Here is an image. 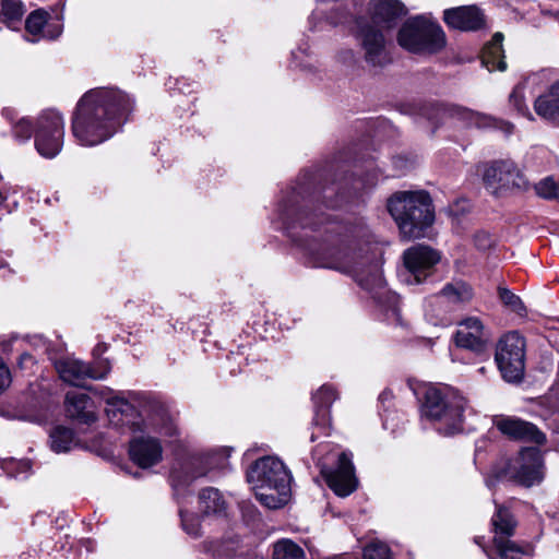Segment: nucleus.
<instances>
[{"label":"nucleus","mask_w":559,"mask_h":559,"mask_svg":"<svg viewBox=\"0 0 559 559\" xmlns=\"http://www.w3.org/2000/svg\"><path fill=\"white\" fill-rule=\"evenodd\" d=\"M534 110L540 118L559 123V82L554 83L535 99Z\"/></svg>","instance_id":"obj_25"},{"label":"nucleus","mask_w":559,"mask_h":559,"mask_svg":"<svg viewBox=\"0 0 559 559\" xmlns=\"http://www.w3.org/2000/svg\"><path fill=\"white\" fill-rule=\"evenodd\" d=\"M454 340L457 346L478 352L485 347L489 334L479 318L469 317L460 322Z\"/></svg>","instance_id":"obj_19"},{"label":"nucleus","mask_w":559,"mask_h":559,"mask_svg":"<svg viewBox=\"0 0 559 559\" xmlns=\"http://www.w3.org/2000/svg\"><path fill=\"white\" fill-rule=\"evenodd\" d=\"M255 498L269 509L285 506L290 497L292 476L284 463L274 456H264L254 462L247 474Z\"/></svg>","instance_id":"obj_2"},{"label":"nucleus","mask_w":559,"mask_h":559,"mask_svg":"<svg viewBox=\"0 0 559 559\" xmlns=\"http://www.w3.org/2000/svg\"><path fill=\"white\" fill-rule=\"evenodd\" d=\"M181 516V523L183 530L187 532V534L198 537L200 535V521L197 516L192 514H185L182 511H180Z\"/></svg>","instance_id":"obj_38"},{"label":"nucleus","mask_w":559,"mask_h":559,"mask_svg":"<svg viewBox=\"0 0 559 559\" xmlns=\"http://www.w3.org/2000/svg\"><path fill=\"white\" fill-rule=\"evenodd\" d=\"M313 266L333 269L354 275L358 284L367 290L381 288L384 285L381 263L352 251L347 247L328 249L324 252H312Z\"/></svg>","instance_id":"obj_4"},{"label":"nucleus","mask_w":559,"mask_h":559,"mask_svg":"<svg viewBox=\"0 0 559 559\" xmlns=\"http://www.w3.org/2000/svg\"><path fill=\"white\" fill-rule=\"evenodd\" d=\"M162 445L155 437L142 435L130 441V457L142 468L157 464L162 460Z\"/></svg>","instance_id":"obj_21"},{"label":"nucleus","mask_w":559,"mask_h":559,"mask_svg":"<svg viewBox=\"0 0 559 559\" xmlns=\"http://www.w3.org/2000/svg\"><path fill=\"white\" fill-rule=\"evenodd\" d=\"M466 118H468L471 121H474L475 124L480 126V116L478 114H474L467 110H463L462 112Z\"/></svg>","instance_id":"obj_44"},{"label":"nucleus","mask_w":559,"mask_h":559,"mask_svg":"<svg viewBox=\"0 0 559 559\" xmlns=\"http://www.w3.org/2000/svg\"><path fill=\"white\" fill-rule=\"evenodd\" d=\"M35 132V124L26 118L21 119L14 126L13 132L17 139L27 140Z\"/></svg>","instance_id":"obj_39"},{"label":"nucleus","mask_w":559,"mask_h":559,"mask_svg":"<svg viewBox=\"0 0 559 559\" xmlns=\"http://www.w3.org/2000/svg\"><path fill=\"white\" fill-rule=\"evenodd\" d=\"M406 14L399 0H370L368 22L383 29H391L397 20Z\"/></svg>","instance_id":"obj_20"},{"label":"nucleus","mask_w":559,"mask_h":559,"mask_svg":"<svg viewBox=\"0 0 559 559\" xmlns=\"http://www.w3.org/2000/svg\"><path fill=\"white\" fill-rule=\"evenodd\" d=\"M27 362H33V357L29 354L21 355L20 361H19L20 366L23 367Z\"/></svg>","instance_id":"obj_46"},{"label":"nucleus","mask_w":559,"mask_h":559,"mask_svg":"<svg viewBox=\"0 0 559 559\" xmlns=\"http://www.w3.org/2000/svg\"><path fill=\"white\" fill-rule=\"evenodd\" d=\"M504 129L508 133L512 132L513 126L509 122L504 123Z\"/></svg>","instance_id":"obj_47"},{"label":"nucleus","mask_w":559,"mask_h":559,"mask_svg":"<svg viewBox=\"0 0 559 559\" xmlns=\"http://www.w3.org/2000/svg\"><path fill=\"white\" fill-rule=\"evenodd\" d=\"M496 361L504 380L520 381L524 373L525 341L518 332L504 334L496 348Z\"/></svg>","instance_id":"obj_10"},{"label":"nucleus","mask_w":559,"mask_h":559,"mask_svg":"<svg viewBox=\"0 0 559 559\" xmlns=\"http://www.w3.org/2000/svg\"><path fill=\"white\" fill-rule=\"evenodd\" d=\"M329 487L340 497L350 495L357 488L354 465L346 453H341L334 469L323 471Z\"/></svg>","instance_id":"obj_18"},{"label":"nucleus","mask_w":559,"mask_h":559,"mask_svg":"<svg viewBox=\"0 0 559 559\" xmlns=\"http://www.w3.org/2000/svg\"><path fill=\"white\" fill-rule=\"evenodd\" d=\"M492 425L501 435L510 440L536 444H544L546 442V436L536 425L516 416L495 415L492 417Z\"/></svg>","instance_id":"obj_15"},{"label":"nucleus","mask_w":559,"mask_h":559,"mask_svg":"<svg viewBox=\"0 0 559 559\" xmlns=\"http://www.w3.org/2000/svg\"><path fill=\"white\" fill-rule=\"evenodd\" d=\"M485 551H486V554H487V556H488V558H489V559H496V557H493V556L491 555V552L487 551L486 549H485Z\"/></svg>","instance_id":"obj_49"},{"label":"nucleus","mask_w":559,"mask_h":559,"mask_svg":"<svg viewBox=\"0 0 559 559\" xmlns=\"http://www.w3.org/2000/svg\"><path fill=\"white\" fill-rule=\"evenodd\" d=\"M108 416L116 425L127 426L133 431H148L150 426L144 424L134 406L121 397H112L109 401Z\"/></svg>","instance_id":"obj_22"},{"label":"nucleus","mask_w":559,"mask_h":559,"mask_svg":"<svg viewBox=\"0 0 559 559\" xmlns=\"http://www.w3.org/2000/svg\"><path fill=\"white\" fill-rule=\"evenodd\" d=\"M158 432L165 436H174L177 432V428L170 419H167L158 428Z\"/></svg>","instance_id":"obj_42"},{"label":"nucleus","mask_w":559,"mask_h":559,"mask_svg":"<svg viewBox=\"0 0 559 559\" xmlns=\"http://www.w3.org/2000/svg\"><path fill=\"white\" fill-rule=\"evenodd\" d=\"M503 35L496 33L492 39L487 43L481 52V63L488 69V71H504L507 63L504 61V55L502 49Z\"/></svg>","instance_id":"obj_28"},{"label":"nucleus","mask_w":559,"mask_h":559,"mask_svg":"<svg viewBox=\"0 0 559 559\" xmlns=\"http://www.w3.org/2000/svg\"><path fill=\"white\" fill-rule=\"evenodd\" d=\"M31 461L29 460H20L17 462V471L19 473H27L31 469Z\"/></svg>","instance_id":"obj_43"},{"label":"nucleus","mask_w":559,"mask_h":559,"mask_svg":"<svg viewBox=\"0 0 559 559\" xmlns=\"http://www.w3.org/2000/svg\"><path fill=\"white\" fill-rule=\"evenodd\" d=\"M397 43L414 53H436L445 46L441 26L423 16L407 20L397 34Z\"/></svg>","instance_id":"obj_6"},{"label":"nucleus","mask_w":559,"mask_h":559,"mask_svg":"<svg viewBox=\"0 0 559 559\" xmlns=\"http://www.w3.org/2000/svg\"><path fill=\"white\" fill-rule=\"evenodd\" d=\"M284 219L287 222V224L290 226V225H295V224H298L300 225L302 228H306V227H313L316 225V223L313 222V216L316 214H308L306 212H297L295 209H290V207H285L284 210Z\"/></svg>","instance_id":"obj_33"},{"label":"nucleus","mask_w":559,"mask_h":559,"mask_svg":"<svg viewBox=\"0 0 559 559\" xmlns=\"http://www.w3.org/2000/svg\"><path fill=\"white\" fill-rule=\"evenodd\" d=\"M67 415L82 424H92L96 420L95 406L92 399L83 392L70 391L64 401Z\"/></svg>","instance_id":"obj_24"},{"label":"nucleus","mask_w":559,"mask_h":559,"mask_svg":"<svg viewBox=\"0 0 559 559\" xmlns=\"http://www.w3.org/2000/svg\"><path fill=\"white\" fill-rule=\"evenodd\" d=\"M524 97V87L522 85H518L514 87L510 95V104L524 117H527L530 120H533V116L525 104Z\"/></svg>","instance_id":"obj_35"},{"label":"nucleus","mask_w":559,"mask_h":559,"mask_svg":"<svg viewBox=\"0 0 559 559\" xmlns=\"http://www.w3.org/2000/svg\"><path fill=\"white\" fill-rule=\"evenodd\" d=\"M499 297L502 304L514 312H521L524 309L520 297L507 288L499 289Z\"/></svg>","instance_id":"obj_37"},{"label":"nucleus","mask_w":559,"mask_h":559,"mask_svg":"<svg viewBox=\"0 0 559 559\" xmlns=\"http://www.w3.org/2000/svg\"><path fill=\"white\" fill-rule=\"evenodd\" d=\"M213 555L217 556V557H223L224 556L223 552L221 551V549H218V548L213 550Z\"/></svg>","instance_id":"obj_48"},{"label":"nucleus","mask_w":559,"mask_h":559,"mask_svg":"<svg viewBox=\"0 0 559 559\" xmlns=\"http://www.w3.org/2000/svg\"><path fill=\"white\" fill-rule=\"evenodd\" d=\"M132 108V100L121 91L91 90L78 103L72 133L83 146L103 143L115 134Z\"/></svg>","instance_id":"obj_1"},{"label":"nucleus","mask_w":559,"mask_h":559,"mask_svg":"<svg viewBox=\"0 0 559 559\" xmlns=\"http://www.w3.org/2000/svg\"><path fill=\"white\" fill-rule=\"evenodd\" d=\"M474 243L477 249L486 251L493 246V238L487 231H478L474 236Z\"/></svg>","instance_id":"obj_40"},{"label":"nucleus","mask_w":559,"mask_h":559,"mask_svg":"<svg viewBox=\"0 0 559 559\" xmlns=\"http://www.w3.org/2000/svg\"><path fill=\"white\" fill-rule=\"evenodd\" d=\"M228 456L226 450L191 455L179 468H174L171 472L175 496L179 497L193 480L205 476L211 469L224 467Z\"/></svg>","instance_id":"obj_7"},{"label":"nucleus","mask_w":559,"mask_h":559,"mask_svg":"<svg viewBox=\"0 0 559 559\" xmlns=\"http://www.w3.org/2000/svg\"><path fill=\"white\" fill-rule=\"evenodd\" d=\"M56 368L64 382L75 386H83L86 379H104L110 370L108 364L99 362L97 366H92L72 358L58 361Z\"/></svg>","instance_id":"obj_17"},{"label":"nucleus","mask_w":559,"mask_h":559,"mask_svg":"<svg viewBox=\"0 0 559 559\" xmlns=\"http://www.w3.org/2000/svg\"><path fill=\"white\" fill-rule=\"evenodd\" d=\"M356 38L364 52L365 61L371 67H384L390 58L385 48V29L371 25L366 17H358Z\"/></svg>","instance_id":"obj_13"},{"label":"nucleus","mask_w":559,"mask_h":559,"mask_svg":"<svg viewBox=\"0 0 559 559\" xmlns=\"http://www.w3.org/2000/svg\"><path fill=\"white\" fill-rule=\"evenodd\" d=\"M408 272L405 281L408 284H419L431 274L433 266L440 261V254L426 246H414L403 255Z\"/></svg>","instance_id":"obj_16"},{"label":"nucleus","mask_w":559,"mask_h":559,"mask_svg":"<svg viewBox=\"0 0 559 559\" xmlns=\"http://www.w3.org/2000/svg\"><path fill=\"white\" fill-rule=\"evenodd\" d=\"M435 313L442 314L443 311H448V316L450 317V312L452 311V307L449 304H443L442 306L435 307Z\"/></svg>","instance_id":"obj_45"},{"label":"nucleus","mask_w":559,"mask_h":559,"mask_svg":"<svg viewBox=\"0 0 559 559\" xmlns=\"http://www.w3.org/2000/svg\"><path fill=\"white\" fill-rule=\"evenodd\" d=\"M64 123L59 112H43L35 122V147L45 158L57 156L63 144Z\"/></svg>","instance_id":"obj_11"},{"label":"nucleus","mask_w":559,"mask_h":559,"mask_svg":"<svg viewBox=\"0 0 559 559\" xmlns=\"http://www.w3.org/2000/svg\"><path fill=\"white\" fill-rule=\"evenodd\" d=\"M74 432L66 427H56L50 433V447L56 453L68 452L76 447Z\"/></svg>","instance_id":"obj_30"},{"label":"nucleus","mask_w":559,"mask_h":559,"mask_svg":"<svg viewBox=\"0 0 559 559\" xmlns=\"http://www.w3.org/2000/svg\"><path fill=\"white\" fill-rule=\"evenodd\" d=\"M388 211L405 239H418L435 219L431 199L426 191H399L388 200Z\"/></svg>","instance_id":"obj_3"},{"label":"nucleus","mask_w":559,"mask_h":559,"mask_svg":"<svg viewBox=\"0 0 559 559\" xmlns=\"http://www.w3.org/2000/svg\"><path fill=\"white\" fill-rule=\"evenodd\" d=\"M274 559H305V552L301 547L290 539H282L274 544Z\"/></svg>","instance_id":"obj_32"},{"label":"nucleus","mask_w":559,"mask_h":559,"mask_svg":"<svg viewBox=\"0 0 559 559\" xmlns=\"http://www.w3.org/2000/svg\"><path fill=\"white\" fill-rule=\"evenodd\" d=\"M498 477L508 478L526 487L539 484L544 477L540 451L533 447L522 448L500 469Z\"/></svg>","instance_id":"obj_9"},{"label":"nucleus","mask_w":559,"mask_h":559,"mask_svg":"<svg viewBox=\"0 0 559 559\" xmlns=\"http://www.w3.org/2000/svg\"><path fill=\"white\" fill-rule=\"evenodd\" d=\"M515 528L516 521L510 511L498 507L491 518V532L493 549L500 559H522V556L532 554L531 546H521L511 539Z\"/></svg>","instance_id":"obj_8"},{"label":"nucleus","mask_w":559,"mask_h":559,"mask_svg":"<svg viewBox=\"0 0 559 559\" xmlns=\"http://www.w3.org/2000/svg\"><path fill=\"white\" fill-rule=\"evenodd\" d=\"M337 399L335 390L330 385H322L313 395L316 414L313 423L322 429L328 430L330 426V406Z\"/></svg>","instance_id":"obj_27"},{"label":"nucleus","mask_w":559,"mask_h":559,"mask_svg":"<svg viewBox=\"0 0 559 559\" xmlns=\"http://www.w3.org/2000/svg\"><path fill=\"white\" fill-rule=\"evenodd\" d=\"M48 13L43 10H36L32 12L25 22V28L29 36V41H38L40 38H56L60 35L61 28L59 25H56V32L52 33L50 31V25H47Z\"/></svg>","instance_id":"obj_26"},{"label":"nucleus","mask_w":559,"mask_h":559,"mask_svg":"<svg viewBox=\"0 0 559 559\" xmlns=\"http://www.w3.org/2000/svg\"><path fill=\"white\" fill-rule=\"evenodd\" d=\"M483 181L486 188L493 194L510 189H524L526 180L511 160H497L486 165L483 171Z\"/></svg>","instance_id":"obj_14"},{"label":"nucleus","mask_w":559,"mask_h":559,"mask_svg":"<svg viewBox=\"0 0 559 559\" xmlns=\"http://www.w3.org/2000/svg\"><path fill=\"white\" fill-rule=\"evenodd\" d=\"M472 298V287L465 282L454 281L448 283L438 295L428 299L425 306V316L433 325H450L452 319L448 316V311H443L442 314L435 313V307L449 304L453 308L454 306L468 302Z\"/></svg>","instance_id":"obj_12"},{"label":"nucleus","mask_w":559,"mask_h":559,"mask_svg":"<svg viewBox=\"0 0 559 559\" xmlns=\"http://www.w3.org/2000/svg\"><path fill=\"white\" fill-rule=\"evenodd\" d=\"M1 19L9 26L20 22L24 15V7L21 0H1Z\"/></svg>","instance_id":"obj_31"},{"label":"nucleus","mask_w":559,"mask_h":559,"mask_svg":"<svg viewBox=\"0 0 559 559\" xmlns=\"http://www.w3.org/2000/svg\"><path fill=\"white\" fill-rule=\"evenodd\" d=\"M200 509L204 514H222L226 509V502L216 488H205L199 495Z\"/></svg>","instance_id":"obj_29"},{"label":"nucleus","mask_w":559,"mask_h":559,"mask_svg":"<svg viewBox=\"0 0 559 559\" xmlns=\"http://www.w3.org/2000/svg\"><path fill=\"white\" fill-rule=\"evenodd\" d=\"M364 559H394L389 546L382 542H371L364 548Z\"/></svg>","instance_id":"obj_34"},{"label":"nucleus","mask_w":559,"mask_h":559,"mask_svg":"<svg viewBox=\"0 0 559 559\" xmlns=\"http://www.w3.org/2000/svg\"><path fill=\"white\" fill-rule=\"evenodd\" d=\"M467 402L451 388L428 386L424 394L423 414L437 423V429L449 436L463 429Z\"/></svg>","instance_id":"obj_5"},{"label":"nucleus","mask_w":559,"mask_h":559,"mask_svg":"<svg viewBox=\"0 0 559 559\" xmlns=\"http://www.w3.org/2000/svg\"><path fill=\"white\" fill-rule=\"evenodd\" d=\"M536 193L545 199H552L558 195L559 188L551 178H545L535 185Z\"/></svg>","instance_id":"obj_36"},{"label":"nucleus","mask_w":559,"mask_h":559,"mask_svg":"<svg viewBox=\"0 0 559 559\" xmlns=\"http://www.w3.org/2000/svg\"><path fill=\"white\" fill-rule=\"evenodd\" d=\"M11 382L10 372L3 361L0 359V393L9 386Z\"/></svg>","instance_id":"obj_41"},{"label":"nucleus","mask_w":559,"mask_h":559,"mask_svg":"<svg viewBox=\"0 0 559 559\" xmlns=\"http://www.w3.org/2000/svg\"><path fill=\"white\" fill-rule=\"evenodd\" d=\"M444 22L452 28L474 31L480 28L485 20L477 7L466 5L445 10Z\"/></svg>","instance_id":"obj_23"}]
</instances>
